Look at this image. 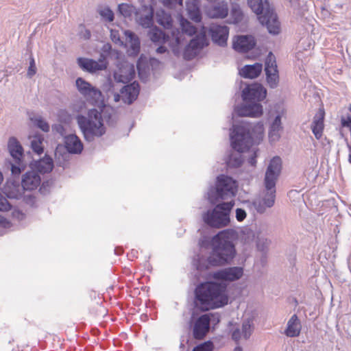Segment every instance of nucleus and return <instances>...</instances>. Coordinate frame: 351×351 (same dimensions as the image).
<instances>
[{
	"label": "nucleus",
	"mask_w": 351,
	"mask_h": 351,
	"mask_svg": "<svg viewBox=\"0 0 351 351\" xmlns=\"http://www.w3.org/2000/svg\"><path fill=\"white\" fill-rule=\"evenodd\" d=\"M53 131L59 134L62 136H66L65 129L64 126L61 124H56L52 126Z\"/></svg>",
	"instance_id": "864d4df0"
},
{
	"label": "nucleus",
	"mask_w": 351,
	"mask_h": 351,
	"mask_svg": "<svg viewBox=\"0 0 351 351\" xmlns=\"http://www.w3.org/2000/svg\"><path fill=\"white\" fill-rule=\"evenodd\" d=\"M34 123L38 128L42 130L43 132H47L49 131L50 127L49 123L43 118H36L34 119Z\"/></svg>",
	"instance_id": "a18cd8bd"
},
{
	"label": "nucleus",
	"mask_w": 351,
	"mask_h": 351,
	"mask_svg": "<svg viewBox=\"0 0 351 351\" xmlns=\"http://www.w3.org/2000/svg\"><path fill=\"white\" fill-rule=\"evenodd\" d=\"M99 14L106 21L112 22L114 19V14L108 6H106L104 8L99 10Z\"/></svg>",
	"instance_id": "ea45409f"
},
{
	"label": "nucleus",
	"mask_w": 351,
	"mask_h": 351,
	"mask_svg": "<svg viewBox=\"0 0 351 351\" xmlns=\"http://www.w3.org/2000/svg\"><path fill=\"white\" fill-rule=\"evenodd\" d=\"M256 158H257V154L256 151H254L252 155L249 157L247 162L248 163L252 166L255 167L256 164Z\"/></svg>",
	"instance_id": "13d9d810"
},
{
	"label": "nucleus",
	"mask_w": 351,
	"mask_h": 351,
	"mask_svg": "<svg viewBox=\"0 0 351 351\" xmlns=\"http://www.w3.org/2000/svg\"><path fill=\"white\" fill-rule=\"evenodd\" d=\"M246 217V212L244 209L237 208L236 219L238 221H243Z\"/></svg>",
	"instance_id": "603ef678"
},
{
	"label": "nucleus",
	"mask_w": 351,
	"mask_h": 351,
	"mask_svg": "<svg viewBox=\"0 0 351 351\" xmlns=\"http://www.w3.org/2000/svg\"><path fill=\"white\" fill-rule=\"evenodd\" d=\"M13 217L16 218L19 221H22L25 219V215L24 213H23L20 210H14L13 213Z\"/></svg>",
	"instance_id": "bf43d9fd"
},
{
	"label": "nucleus",
	"mask_w": 351,
	"mask_h": 351,
	"mask_svg": "<svg viewBox=\"0 0 351 351\" xmlns=\"http://www.w3.org/2000/svg\"><path fill=\"white\" fill-rule=\"evenodd\" d=\"M281 158L275 156L271 159L265 174L263 197L253 202L257 213L263 214L267 208H270L274 205L276 193V184L281 173Z\"/></svg>",
	"instance_id": "20e7f679"
},
{
	"label": "nucleus",
	"mask_w": 351,
	"mask_h": 351,
	"mask_svg": "<svg viewBox=\"0 0 351 351\" xmlns=\"http://www.w3.org/2000/svg\"><path fill=\"white\" fill-rule=\"evenodd\" d=\"M147 35L152 42L155 44H165L169 39V35L166 34L157 26L149 27Z\"/></svg>",
	"instance_id": "c756f323"
},
{
	"label": "nucleus",
	"mask_w": 351,
	"mask_h": 351,
	"mask_svg": "<svg viewBox=\"0 0 351 351\" xmlns=\"http://www.w3.org/2000/svg\"><path fill=\"white\" fill-rule=\"evenodd\" d=\"M76 86L79 92L84 97H90L97 101L101 96V92L93 86L89 82L82 77H78L75 81Z\"/></svg>",
	"instance_id": "aec40b11"
},
{
	"label": "nucleus",
	"mask_w": 351,
	"mask_h": 351,
	"mask_svg": "<svg viewBox=\"0 0 351 351\" xmlns=\"http://www.w3.org/2000/svg\"><path fill=\"white\" fill-rule=\"evenodd\" d=\"M182 34L184 33L190 36L195 35L197 32V28L189 21L182 19L180 21Z\"/></svg>",
	"instance_id": "4c0bfd02"
},
{
	"label": "nucleus",
	"mask_w": 351,
	"mask_h": 351,
	"mask_svg": "<svg viewBox=\"0 0 351 351\" xmlns=\"http://www.w3.org/2000/svg\"><path fill=\"white\" fill-rule=\"evenodd\" d=\"M199 245L202 248L208 249L210 248L213 250V237H209L206 236H204L201 237L199 240L198 243Z\"/></svg>",
	"instance_id": "c03bdc74"
},
{
	"label": "nucleus",
	"mask_w": 351,
	"mask_h": 351,
	"mask_svg": "<svg viewBox=\"0 0 351 351\" xmlns=\"http://www.w3.org/2000/svg\"><path fill=\"white\" fill-rule=\"evenodd\" d=\"M137 69L140 79L143 82H146L148 78V73L147 72V69L145 68L143 69L139 62L137 63Z\"/></svg>",
	"instance_id": "8fccbe9b"
},
{
	"label": "nucleus",
	"mask_w": 351,
	"mask_h": 351,
	"mask_svg": "<svg viewBox=\"0 0 351 351\" xmlns=\"http://www.w3.org/2000/svg\"><path fill=\"white\" fill-rule=\"evenodd\" d=\"M160 46L156 49V51L157 53L162 54L167 51V48L162 45L163 44H159Z\"/></svg>",
	"instance_id": "0e129e2a"
},
{
	"label": "nucleus",
	"mask_w": 351,
	"mask_h": 351,
	"mask_svg": "<svg viewBox=\"0 0 351 351\" xmlns=\"http://www.w3.org/2000/svg\"><path fill=\"white\" fill-rule=\"evenodd\" d=\"M282 130L281 114H277L271 122L269 130V138L271 142L278 141L280 131Z\"/></svg>",
	"instance_id": "7c9ffc66"
},
{
	"label": "nucleus",
	"mask_w": 351,
	"mask_h": 351,
	"mask_svg": "<svg viewBox=\"0 0 351 351\" xmlns=\"http://www.w3.org/2000/svg\"><path fill=\"white\" fill-rule=\"evenodd\" d=\"M125 36L128 38V43L130 45L129 52L132 56H136L140 51V40L138 36L132 31L127 30L125 32Z\"/></svg>",
	"instance_id": "72a5a7b5"
},
{
	"label": "nucleus",
	"mask_w": 351,
	"mask_h": 351,
	"mask_svg": "<svg viewBox=\"0 0 351 351\" xmlns=\"http://www.w3.org/2000/svg\"><path fill=\"white\" fill-rule=\"evenodd\" d=\"M324 113L316 114L313 117L311 124V129L315 137L319 140L324 130Z\"/></svg>",
	"instance_id": "473e14b6"
},
{
	"label": "nucleus",
	"mask_w": 351,
	"mask_h": 351,
	"mask_svg": "<svg viewBox=\"0 0 351 351\" xmlns=\"http://www.w3.org/2000/svg\"><path fill=\"white\" fill-rule=\"evenodd\" d=\"M15 162V164H13L11 162H9L12 174H13L14 176L19 175L21 173V171L23 169L24 167L21 164V160L18 162Z\"/></svg>",
	"instance_id": "49530a36"
},
{
	"label": "nucleus",
	"mask_w": 351,
	"mask_h": 351,
	"mask_svg": "<svg viewBox=\"0 0 351 351\" xmlns=\"http://www.w3.org/2000/svg\"><path fill=\"white\" fill-rule=\"evenodd\" d=\"M76 120L87 142H93L96 138H100L106 133L101 114L95 108L89 110L86 116L77 115Z\"/></svg>",
	"instance_id": "39448f33"
},
{
	"label": "nucleus",
	"mask_w": 351,
	"mask_h": 351,
	"mask_svg": "<svg viewBox=\"0 0 351 351\" xmlns=\"http://www.w3.org/2000/svg\"><path fill=\"white\" fill-rule=\"evenodd\" d=\"M237 232L226 229L213 237V250L207 258L197 255L193 264L198 271L207 270L210 266L218 267L230 264L237 254L234 241Z\"/></svg>",
	"instance_id": "f03ea898"
},
{
	"label": "nucleus",
	"mask_w": 351,
	"mask_h": 351,
	"mask_svg": "<svg viewBox=\"0 0 351 351\" xmlns=\"http://www.w3.org/2000/svg\"><path fill=\"white\" fill-rule=\"evenodd\" d=\"M77 64L82 70L90 73L104 71L108 66V62L104 58H99L98 61H96L93 59L79 58Z\"/></svg>",
	"instance_id": "dca6fc26"
},
{
	"label": "nucleus",
	"mask_w": 351,
	"mask_h": 351,
	"mask_svg": "<svg viewBox=\"0 0 351 351\" xmlns=\"http://www.w3.org/2000/svg\"><path fill=\"white\" fill-rule=\"evenodd\" d=\"M186 10L191 20L197 23L201 21L202 14L196 2H186Z\"/></svg>",
	"instance_id": "c9c22d12"
},
{
	"label": "nucleus",
	"mask_w": 351,
	"mask_h": 351,
	"mask_svg": "<svg viewBox=\"0 0 351 351\" xmlns=\"http://www.w3.org/2000/svg\"><path fill=\"white\" fill-rule=\"evenodd\" d=\"M31 169L40 173H49L53 168V160L51 157L45 156L43 158L38 160H34L30 163Z\"/></svg>",
	"instance_id": "a878e982"
},
{
	"label": "nucleus",
	"mask_w": 351,
	"mask_h": 351,
	"mask_svg": "<svg viewBox=\"0 0 351 351\" xmlns=\"http://www.w3.org/2000/svg\"><path fill=\"white\" fill-rule=\"evenodd\" d=\"M162 3L165 5L167 6H171L176 3H178L179 5H182V2L180 3V0H162Z\"/></svg>",
	"instance_id": "680f3d73"
},
{
	"label": "nucleus",
	"mask_w": 351,
	"mask_h": 351,
	"mask_svg": "<svg viewBox=\"0 0 351 351\" xmlns=\"http://www.w3.org/2000/svg\"><path fill=\"white\" fill-rule=\"evenodd\" d=\"M302 329L301 322L296 314H293L287 322L285 335L288 337H297Z\"/></svg>",
	"instance_id": "bb28decb"
},
{
	"label": "nucleus",
	"mask_w": 351,
	"mask_h": 351,
	"mask_svg": "<svg viewBox=\"0 0 351 351\" xmlns=\"http://www.w3.org/2000/svg\"><path fill=\"white\" fill-rule=\"evenodd\" d=\"M156 20L160 25L163 27L164 29H173V20L169 12H166L164 10H158L156 13ZM177 32L178 34L175 36V31L172 30V35L173 36H175L176 43L180 44V40L179 36L180 35V33L178 30H177Z\"/></svg>",
	"instance_id": "6ab92c4d"
},
{
	"label": "nucleus",
	"mask_w": 351,
	"mask_h": 351,
	"mask_svg": "<svg viewBox=\"0 0 351 351\" xmlns=\"http://www.w3.org/2000/svg\"><path fill=\"white\" fill-rule=\"evenodd\" d=\"M40 176L33 170L26 172L22 177L21 186L25 191L35 190L40 185Z\"/></svg>",
	"instance_id": "5701e85b"
},
{
	"label": "nucleus",
	"mask_w": 351,
	"mask_h": 351,
	"mask_svg": "<svg viewBox=\"0 0 351 351\" xmlns=\"http://www.w3.org/2000/svg\"><path fill=\"white\" fill-rule=\"evenodd\" d=\"M253 327L249 320H245L243 322L241 326L242 335L245 339H247L251 336Z\"/></svg>",
	"instance_id": "79ce46f5"
},
{
	"label": "nucleus",
	"mask_w": 351,
	"mask_h": 351,
	"mask_svg": "<svg viewBox=\"0 0 351 351\" xmlns=\"http://www.w3.org/2000/svg\"><path fill=\"white\" fill-rule=\"evenodd\" d=\"M206 29L202 27L201 32L191 40L186 46L183 56L186 60H193L198 53L199 51L206 45Z\"/></svg>",
	"instance_id": "1a4fd4ad"
},
{
	"label": "nucleus",
	"mask_w": 351,
	"mask_h": 351,
	"mask_svg": "<svg viewBox=\"0 0 351 351\" xmlns=\"http://www.w3.org/2000/svg\"><path fill=\"white\" fill-rule=\"evenodd\" d=\"M271 243V240L263 237H258L256 239V247L257 249L261 252H265L267 250L268 247Z\"/></svg>",
	"instance_id": "a19ab883"
},
{
	"label": "nucleus",
	"mask_w": 351,
	"mask_h": 351,
	"mask_svg": "<svg viewBox=\"0 0 351 351\" xmlns=\"http://www.w3.org/2000/svg\"><path fill=\"white\" fill-rule=\"evenodd\" d=\"M247 4L252 10L258 15L261 23L266 26L268 32L274 35L280 32V23L277 14L269 6L267 0H247Z\"/></svg>",
	"instance_id": "0eeeda50"
},
{
	"label": "nucleus",
	"mask_w": 351,
	"mask_h": 351,
	"mask_svg": "<svg viewBox=\"0 0 351 351\" xmlns=\"http://www.w3.org/2000/svg\"><path fill=\"white\" fill-rule=\"evenodd\" d=\"M23 191L21 186L14 182L8 183L3 189V192L8 198L16 199L22 197Z\"/></svg>",
	"instance_id": "2f4dec72"
},
{
	"label": "nucleus",
	"mask_w": 351,
	"mask_h": 351,
	"mask_svg": "<svg viewBox=\"0 0 351 351\" xmlns=\"http://www.w3.org/2000/svg\"><path fill=\"white\" fill-rule=\"evenodd\" d=\"M265 72L269 87L271 88H276L279 83V73L276 57L272 52H269L265 58Z\"/></svg>",
	"instance_id": "9d476101"
},
{
	"label": "nucleus",
	"mask_w": 351,
	"mask_h": 351,
	"mask_svg": "<svg viewBox=\"0 0 351 351\" xmlns=\"http://www.w3.org/2000/svg\"><path fill=\"white\" fill-rule=\"evenodd\" d=\"M136 72L133 64L125 62L121 64L114 73V78L117 82L127 84L135 77Z\"/></svg>",
	"instance_id": "a211bd4d"
},
{
	"label": "nucleus",
	"mask_w": 351,
	"mask_h": 351,
	"mask_svg": "<svg viewBox=\"0 0 351 351\" xmlns=\"http://www.w3.org/2000/svg\"><path fill=\"white\" fill-rule=\"evenodd\" d=\"M348 149H349V156H348V161L351 164V147L348 145Z\"/></svg>",
	"instance_id": "338daca9"
},
{
	"label": "nucleus",
	"mask_w": 351,
	"mask_h": 351,
	"mask_svg": "<svg viewBox=\"0 0 351 351\" xmlns=\"http://www.w3.org/2000/svg\"><path fill=\"white\" fill-rule=\"evenodd\" d=\"M11 209V204L8 201L7 198L5 197L0 193V211L5 212Z\"/></svg>",
	"instance_id": "de8ad7c7"
},
{
	"label": "nucleus",
	"mask_w": 351,
	"mask_h": 351,
	"mask_svg": "<svg viewBox=\"0 0 351 351\" xmlns=\"http://www.w3.org/2000/svg\"><path fill=\"white\" fill-rule=\"evenodd\" d=\"M243 275V268L241 267H230L219 269L213 274L216 280L233 282L239 280Z\"/></svg>",
	"instance_id": "4468645a"
},
{
	"label": "nucleus",
	"mask_w": 351,
	"mask_h": 351,
	"mask_svg": "<svg viewBox=\"0 0 351 351\" xmlns=\"http://www.w3.org/2000/svg\"><path fill=\"white\" fill-rule=\"evenodd\" d=\"M123 252V250L121 248H115L114 249V253L117 254V255H120Z\"/></svg>",
	"instance_id": "69168bd1"
},
{
	"label": "nucleus",
	"mask_w": 351,
	"mask_h": 351,
	"mask_svg": "<svg viewBox=\"0 0 351 351\" xmlns=\"http://www.w3.org/2000/svg\"><path fill=\"white\" fill-rule=\"evenodd\" d=\"M44 138L41 134H36L31 138L30 145L31 148L34 152L40 155L43 153L44 147L43 146V142Z\"/></svg>",
	"instance_id": "e433bc0d"
},
{
	"label": "nucleus",
	"mask_w": 351,
	"mask_h": 351,
	"mask_svg": "<svg viewBox=\"0 0 351 351\" xmlns=\"http://www.w3.org/2000/svg\"><path fill=\"white\" fill-rule=\"evenodd\" d=\"M230 15L234 23H239L243 19V13L238 4H233L232 5Z\"/></svg>",
	"instance_id": "58836bf2"
},
{
	"label": "nucleus",
	"mask_w": 351,
	"mask_h": 351,
	"mask_svg": "<svg viewBox=\"0 0 351 351\" xmlns=\"http://www.w3.org/2000/svg\"><path fill=\"white\" fill-rule=\"evenodd\" d=\"M36 73V67L35 64V60L32 56L30 57L29 66L27 70V76L29 77H32Z\"/></svg>",
	"instance_id": "09e8293b"
},
{
	"label": "nucleus",
	"mask_w": 351,
	"mask_h": 351,
	"mask_svg": "<svg viewBox=\"0 0 351 351\" xmlns=\"http://www.w3.org/2000/svg\"><path fill=\"white\" fill-rule=\"evenodd\" d=\"M234 112L239 117H258L263 114V106L257 102H244L234 108Z\"/></svg>",
	"instance_id": "ddd939ff"
},
{
	"label": "nucleus",
	"mask_w": 351,
	"mask_h": 351,
	"mask_svg": "<svg viewBox=\"0 0 351 351\" xmlns=\"http://www.w3.org/2000/svg\"><path fill=\"white\" fill-rule=\"evenodd\" d=\"M291 8L294 10L298 9L300 7V0H287Z\"/></svg>",
	"instance_id": "e2e57ef3"
},
{
	"label": "nucleus",
	"mask_w": 351,
	"mask_h": 351,
	"mask_svg": "<svg viewBox=\"0 0 351 351\" xmlns=\"http://www.w3.org/2000/svg\"><path fill=\"white\" fill-rule=\"evenodd\" d=\"M208 8L207 14L209 17L213 19H224L228 14V3L224 1H214Z\"/></svg>",
	"instance_id": "412c9836"
},
{
	"label": "nucleus",
	"mask_w": 351,
	"mask_h": 351,
	"mask_svg": "<svg viewBox=\"0 0 351 351\" xmlns=\"http://www.w3.org/2000/svg\"><path fill=\"white\" fill-rule=\"evenodd\" d=\"M237 182L230 176L221 174L217 177L215 186H211L207 192V198L211 204L220 200L234 197L237 192Z\"/></svg>",
	"instance_id": "423d86ee"
},
{
	"label": "nucleus",
	"mask_w": 351,
	"mask_h": 351,
	"mask_svg": "<svg viewBox=\"0 0 351 351\" xmlns=\"http://www.w3.org/2000/svg\"><path fill=\"white\" fill-rule=\"evenodd\" d=\"M138 8L130 3H122L118 5L117 12L123 18L131 20L136 16Z\"/></svg>",
	"instance_id": "f704fd0d"
},
{
	"label": "nucleus",
	"mask_w": 351,
	"mask_h": 351,
	"mask_svg": "<svg viewBox=\"0 0 351 351\" xmlns=\"http://www.w3.org/2000/svg\"><path fill=\"white\" fill-rule=\"evenodd\" d=\"M210 319L208 314L199 317L194 323L193 336L195 339H202L210 329Z\"/></svg>",
	"instance_id": "f3484780"
},
{
	"label": "nucleus",
	"mask_w": 351,
	"mask_h": 351,
	"mask_svg": "<svg viewBox=\"0 0 351 351\" xmlns=\"http://www.w3.org/2000/svg\"><path fill=\"white\" fill-rule=\"evenodd\" d=\"M213 343L211 341H207L195 346L193 351H213Z\"/></svg>",
	"instance_id": "37998d69"
},
{
	"label": "nucleus",
	"mask_w": 351,
	"mask_h": 351,
	"mask_svg": "<svg viewBox=\"0 0 351 351\" xmlns=\"http://www.w3.org/2000/svg\"><path fill=\"white\" fill-rule=\"evenodd\" d=\"M263 70V64L256 62L254 64L245 65L240 71L239 74L244 78L254 79L258 77Z\"/></svg>",
	"instance_id": "c85d7f7f"
},
{
	"label": "nucleus",
	"mask_w": 351,
	"mask_h": 351,
	"mask_svg": "<svg viewBox=\"0 0 351 351\" xmlns=\"http://www.w3.org/2000/svg\"><path fill=\"white\" fill-rule=\"evenodd\" d=\"M256 45V42L252 36L241 35L237 37L233 41V49L238 52H247Z\"/></svg>",
	"instance_id": "b1692460"
},
{
	"label": "nucleus",
	"mask_w": 351,
	"mask_h": 351,
	"mask_svg": "<svg viewBox=\"0 0 351 351\" xmlns=\"http://www.w3.org/2000/svg\"><path fill=\"white\" fill-rule=\"evenodd\" d=\"M51 186V182L49 181H44L43 183H40L39 191L43 195H47L49 193V189Z\"/></svg>",
	"instance_id": "3c124183"
},
{
	"label": "nucleus",
	"mask_w": 351,
	"mask_h": 351,
	"mask_svg": "<svg viewBox=\"0 0 351 351\" xmlns=\"http://www.w3.org/2000/svg\"><path fill=\"white\" fill-rule=\"evenodd\" d=\"M64 144L66 150L71 154H79L83 150V144L75 134L64 136Z\"/></svg>",
	"instance_id": "393cba45"
},
{
	"label": "nucleus",
	"mask_w": 351,
	"mask_h": 351,
	"mask_svg": "<svg viewBox=\"0 0 351 351\" xmlns=\"http://www.w3.org/2000/svg\"><path fill=\"white\" fill-rule=\"evenodd\" d=\"M242 336V330L239 328H235L232 332V339L236 342H238Z\"/></svg>",
	"instance_id": "6e6d98bb"
},
{
	"label": "nucleus",
	"mask_w": 351,
	"mask_h": 351,
	"mask_svg": "<svg viewBox=\"0 0 351 351\" xmlns=\"http://www.w3.org/2000/svg\"><path fill=\"white\" fill-rule=\"evenodd\" d=\"M226 285L215 282L200 283L195 289V305L202 311L222 307L228 304Z\"/></svg>",
	"instance_id": "7ed1b4c3"
},
{
	"label": "nucleus",
	"mask_w": 351,
	"mask_h": 351,
	"mask_svg": "<svg viewBox=\"0 0 351 351\" xmlns=\"http://www.w3.org/2000/svg\"><path fill=\"white\" fill-rule=\"evenodd\" d=\"M154 10L151 5H142L137 10L135 19L143 28H149L154 24Z\"/></svg>",
	"instance_id": "f8f14e48"
},
{
	"label": "nucleus",
	"mask_w": 351,
	"mask_h": 351,
	"mask_svg": "<svg viewBox=\"0 0 351 351\" xmlns=\"http://www.w3.org/2000/svg\"><path fill=\"white\" fill-rule=\"evenodd\" d=\"M208 32L213 43L221 47L227 45L229 28L226 25L212 23L209 27Z\"/></svg>",
	"instance_id": "2eb2a0df"
},
{
	"label": "nucleus",
	"mask_w": 351,
	"mask_h": 351,
	"mask_svg": "<svg viewBox=\"0 0 351 351\" xmlns=\"http://www.w3.org/2000/svg\"><path fill=\"white\" fill-rule=\"evenodd\" d=\"M8 148L14 162H18L21 160L23 156V148L16 138L12 136L9 138Z\"/></svg>",
	"instance_id": "cd10ccee"
},
{
	"label": "nucleus",
	"mask_w": 351,
	"mask_h": 351,
	"mask_svg": "<svg viewBox=\"0 0 351 351\" xmlns=\"http://www.w3.org/2000/svg\"><path fill=\"white\" fill-rule=\"evenodd\" d=\"M140 86L138 82H134L125 85L120 90L122 101L127 104H132L138 97Z\"/></svg>",
	"instance_id": "4be33fe9"
},
{
	"label": "nucleus",
	"mask_w": 351,
	"mask_h": 351,
	"mask_svg": "<svg viewBox=\"0 0 351 351\" xmlns=\"http://www.w3.org/2000/svg\"><path fill=\"white\" fill-rule=\"evenodd\" d=\"M80 38H84V40H88L90 38L91 34L90 30L85 29L82 27V30L80 32Z\"/></svg>",
	"instance_id": "4d7b16f0"
},
{
	"label": "nucleus",
	"mask_w": 351,
	"mask_h": 351,
	"mask_svg": "<svg viewBox=\"0 0 351 351\" xmlns=\"http://www.w3.org/2000/svg\"><path fill=\"white\" fill-rule=\"evenodd\" d=\"M341 125L342 127L349 128L350 131H351V117L348 115L346 117H341Z\"/></svg>",
	"instance_id": "5fc2aeb1"
},
{
	"label": "nucleus",
	"mask_w": 351,
	"mask_h": 351,
	"mask_svg": "<svg viewBox=\"0 0 351 351\" xmlns=\"http://www.w3.org/2000/svg\"><path fill=\"white\" fill-rule=\"evenodd\" d=\"M267 95L266 89L258 83L247 85L242 91V99L244 102H257L263 101Z\"/></svg>",
	"instance_id": "9b49d317"
},
{
	"label": "nucleus",
	"mask_w": 351,
	"mask_h": 351,
	"mask_svg": "<svg viewBox=\"0 0 351 351\" xmlns=\"http://www.w3.org/2000/svg\"><path fill=\"white\" fill-rule=\"evenodd\" d=\"M234 351H243V349L240 346H237L234 349Z\"/></svg>",
	"instance_id": "774afa93"
},
{
	"label": "nucleus",
	"mask_w": 351,
	"mask_h": 351,
	"mask_svg": "<svg viewBox=\"0 0 351 351\" xmlns=\"http://www.w3.org/2000/svg\"><path fill=\"white\" fill-rule=\"evenodd\" d=\"M216 206L208 209L202 215L204 223L210 227L221 228L229 225L230 222V213L234 205V201L215 204Z\"/></svg>",
	"instance_id": "6e6552de"
},
{
	"label": "nucleus",
	"mask_w": 351,
	"mask_h": 351,
	"mask_svg": "<svg viewBox=\"0 0 351 351\" xmlns=\"http://www.w3.org/2000/svg\"><path fill=\"white\" fill-rule=\"evenodd\" d=\"M0 226L3 228H8L10 227V223L6 218L0 215Z\"/></svg>",
	"instance_id": "052dcab7"
},
{
	"label": "nucleus",
	"mask_w": 351,
	"mask_h": 351,
	"mask_svg": "<svg viewBox=\"0 0 351 351\" xmlns=\"http://www.w3.org/2000/svg\"><path fill=\"white\" fill-rule=\"evenodd\" d=\"M263 134L264 126L260 121L250 123L241 120L238 124H234L230 133L231 146L234 151L226 160L227 165L233 168L241 166L243 162L241 154L253 145L259 144L263 140Z\"/></svg>",
	"instance_id": "f257e3e1"
}]
</instances>
